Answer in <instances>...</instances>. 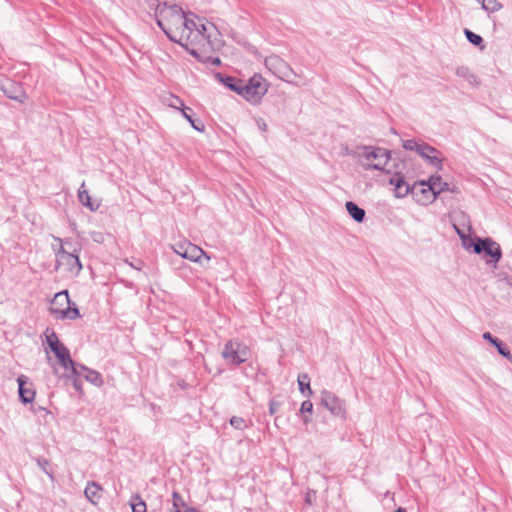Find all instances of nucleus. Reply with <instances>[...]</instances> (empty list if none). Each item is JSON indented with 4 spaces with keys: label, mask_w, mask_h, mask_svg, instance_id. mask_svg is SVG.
I'll return each mask as SVG.
<instances>
[{
    "label": "nucleus",
    "mask_w": 512,
    "mask_h": 512,
    "mask_svg": "<svg viewBox=\"0 0 512 512\" xmlns=\"http://www.w3.org/2000/svg\"><path fill=\"white\" fill-rule=\"evenodd\" d=\"M267 91L265 79L260 74H254L248 81H242L239 95L252 104H258Z\"/></svg>",
    "instance_id": "f257e3e1"
},
{
    "label": "nucleus",
    "mask_w": 512,
    "mask_h": 512,
    "mask_svg": "<svg viewBox=\"0 0 512 512\" xmlns=\"http://www.w3.org/2000/svg\"><path fill=\"white\" fill-rule=\"evenodd\" d=\"M473 252L477 255L484 254L485 257H490L486 260L487 264L493 263L495 266L502 258V249L498 243L492 238H481L475 236L474 244H472Z\"/></svg>",
    "instance_id": "f03ea898"
},
{
    "label": "nucleus",
    "mask_w": 512,
    "mask_h": 512,
    "mask_svg": "<svg viewBox=\"0 0 512 512\" xmlns=\"http://www.w3.org/2000/svg\"><path fill=\"white\" fill-rule=\"evenodd\" d=\"M183 9L177 4L169 5L167 1L158 3L154 8V14L160 15L166 19L168 26L180 30V23L184 15Z\"/></svg>",
    "instance_id": "7ed1b4c3"
},
{
    "label": "nucleus",
    "mask_w": 512,
    "mask_h": 512,
    "mask_svg": "<svg viewBox=\"0 0 512 512\" xmlns=\"http://www.w3.org/2000/svg\"><path fill=\"white\" fill-rule=\"evenodd\" d=\"M175 254L183 259H188L192 262L202 264V259L210 261V256L199 246L189 242L182 241L172 246Z\"/></svg>",
    "instance_id": "20e7f679"
},
{
    "label": "nucleus",
    "mask_w": 512,
    "mask_h": 512,
    "mask_svg": "<svg viewBox=\"0 0 512 512\" xmlns=\"http://www.w3.org/2000/svg\"><path fill=\"white\" fill-rule=\"evenodd\" d=\"M248 352L249 349L246 345L238 341L229 340L224 345L221 356L227 363L239 366L247 360Z\"/></svg>",
    "instance_id": "39448f33"
},
{
    "label": "nucleus",
    "mask_w": 512,
    "mask_h": 512,
    "mask_svg": "<svg viewBox=\"0 0 512 512\" xmlns=\"http://www.w3.org/2000/svg\"><path fill=\"white\" fill-rule=\"evenodd\" d=\"M321 405L330 411L333 416L346 420L347 411L345 400L339 398L335 393L326 389L322 390Z\"/></svg>",
    "instance_id": "423d86ee"
},
{
    "label": "nucleus",
    "mask_w": 512,
    "mask_h": 512,
    "mask_svg": "<svg viewBox=\"0 0 512 512\" xmlns=\"http://www.w3.org/2000/svg\"><path fill=\"white\" fill-rule=\"evenodd\" d=\"M0 90L7 98L19 103H24L28 99L22 83L5 76H0Z\"/></svg>",
    "instance_id": "0eeeda50"
},
{
    "label": "nucleus",
    "mask_w": 512,
    "mask_h": 512,
    "mask_svg": "<svg viewBox=\"0 0 512 512\" xmlns=\"http://www.w3.org/2000/svg\"><path fill=\"white\" fill-rule=\"evenodd\" d=\"M80 251V247H73L72 251L69 254L56 261L55 270H59L61 267H63L67 273L74 276H78L81 270L83 269L82 263L79 258Z\"/></svg>",
    "instance_id": "6e6552de"
},
{
    "label": "nucleus",
    "mask_w": 512,
    "mask_h": 512,
    "mask_svg": "<svg viewBox=\"0 0 512 512\" xmlns=\"http://www.w3.org/2000/svg\"><path fill=\"white\" fill-rule=\"evenodd\" d=\"M425 181H416L411 186V192L413 199L420 205H428L437 199L436 191H433L432 187H426Z\"/></svg>",
    "instance_id": "1a4fd4ad"
},
{
    "label": "nucleus",
    "mask_w": 512,
    "mask_h": 512,
    "mask_svg": "<svg viewBox=\"0 0 512 512\" xmlns=\"http://www.w3.org/2000/svg\"><path fill=\"white\" fill-rule=\"evenodd\" d=\"M364 149L366 151L364 154L366 159L379 160L378 163L369 165V168L374 169V170L384 171V168H383L380 160L384 159L383 164H386L388 162V160L391 158V151L388 149H385V148L371 147V146H365Z\"/></svg>",
    "instance_id": "9d476101"
},
{
    "label": "nucleus",
    "mask_w": 512,
    "mask_h": 512,
    "mask_svg": "<svg viewBox=\"0 0 512 512\" xmlns=\"http://www.w3.org/2000/svg\"><path fill=\"white\" fill-rule=\"evenodd\" d=\"M18 395L22 404H32L36 395L33 383L29 382L26 375H19L17 377Z\"/></svg>",
    "instance_id": "9b49d317"
},
{
    "label": "nucleus",
    "mask_w": 512,
    "mask_h": 512,
    "mask_svg": "<svg viewBox=\"0 0 512 512\" xmlns=\"http://www.w3.org/2000/svg\"><path fill=\"white\" fill-rule=\"evenodd\" d=\"M402 147L405 150L415 151L423 160L424 158L432 153H439V150L430 144L416 139H408L404 140L402 143Z\"/></svg>",
    "instance_id": "f8f14e48"
},
{
    "label": "nucleus",
    "mask_w": 512,
    "mask_h": 512,
    "mask_svg": "<svg viewBox=\"0 0 512 512\" xmlns=\"http://www.w3.org/2000/svg\"><path fill=\"white\" fill-rule=\"evenodd\" d=\"M389 184L394 186V195L396 198L406 197L411 192V186L400 171H395L389 179Z\"/></svg>",
    "instance_id": "ddd939ff"
},
{
    "label": "nucleus",
    "mask_w": 512,
    "mask_h": 512,
    "mask_svg": "<svg viewBox=\"0 0 512 512\" xmlns=\"http://www.w3.org/2000/svg\"><path fill=\"white\" fill-rule=\"evenodd\" d=\"M51 314H53L57 319L64 320H75L81 317L80 311L75 302L71 301V304L67 306V308H50Z\"/></svg>",
    "instance_id": "4468645a"
},
{
    "label": "nucleus",
    "mask_w": 512,
    "mask_h": 512,
    "mask_svg": "<svg viewBox=\"0 0 512 512\" xmlns=\"http://www.w3.org/2000/svg\"><path fill=\"white\" fill-rule=\"evenodd\" d=\"M50 350L53 352L59 364L65 370L69 369V365H73L70 351L62 342H60L58 345L55 344L54 347H52Z\"/></svg>",
    "instance_id": "2eb2a0df"
},
{
    "label": "nucleus",
    "mask_w": 512,
    "mask_h": 512,
    "mask_svg": "<svg viewBox=\"0 0 512 512\" xmlns=\"http://www.w3.org/2000/svg\"><path fill=\"white\" fill-rule=\"evenodd\" d=\"M483 339L492 344L497 349L498 353L504 358L512 360V354L508 346L501 339L494 337L490 332H485L483 334Z\"/></svg>",
    "instance_id": "dca6fc26"
},
{
    "label": "nucleus",
    "mask_w": 512,
    "mask_h": 512,
    "mask_svg": "<svg viewBox=\"0 0 512 512\" xmlns=\"http://www.w3.org/2000/svg\"><path fill=\"white\" fill-rule=\"evenodd\" d=\"M215 78L221 82L222 84L225 85V87H227L229 90L237 93L239 95V93H241V84H242V79H239L237 77H234V76H229V75H224L220 72H217L215 74Z\"/></svg>",
    "instance_id": "f3484780"
},
{
    "label": "nucleus",
    "mask_w": 512,
    "mask_h": 512,
    "mask_svg": "<svg viewBox=\"0 0 512 512\" xmlns=\"http://www.w3.org/2000/svg\"><path fill=\"white\" fill-rule=\"evenodd\" d=\"M181 113L196 131L203 132L205 130V125L202 120L194 118V111L192 108L183 106V108H181Z\"/></svg>",
    "instance_id": "a211bd4d"
},
{
    "label": "nucleus",
    "mask_w": 512,
    "mask_h": 512,
    "mask_svg": "<svg viewBox=\"0 0 512 512\" xmlns=\"http://www.w3.org/2000/svg\"><path fill=\"white\" fill-rule=\"evenodd\" d=\"M346 210L350 217L357 223H362L365 219L366 212L363 208L359 207L353 201H347L345 204Z\"/></svg>",
    "instance_id": "6ab92c4d"
},
{
    "label": "nucleus",
    "mask_w": 512,
    "mask_h": 512,
    "mask_svg": "<svg viewBox=\"0 0 512 512\" xmlns=\"http://www.w3.org/2000/svg\"><path fill=\"white\" fill-rule=\"evenodd\" d=\"M102 488L98 482H90L84 490L86 498L93 504H97L101 498Z\"/></svg>",
    "instance_id": "aec40b11"
},
{
    "label": "nucleus",
    "mask_w": 512,
    "mask_h": 512,
    "mask_svg": "<svg viewBox=\"0 0 512 512\" xmlns=\"http://www.w3.org/2000/svg\"><path fill=\"white\" fill-rule=\"evenodd\" d=\"M189 54L192 55L197 61L207 64V65H213V66H220L221 65V59L219 57H212L207 56L203 53H200L196 49H187Z\"/></svg>",
    "instance_id": "412c9836"
},
{
    "label": "nucleus",
    "mask_w": 512,
    "mask_h": 512,
    "mask_svg": "<svg viewBox=\"0 0 512 512\" xmlns=\"http://www.w3.org/2000/svg\"><path fill=\"white\" fill-rule=\"evenodd\" d=\"M78 199L80 203L89 208L90 211H96L99 207V204L94 205L92 202L91 196L88 192V190L85 189V183L83 182L78 190Z\"/></svg>",
    "instance_id": "4be33fe9"
},
{
    "label": "nucleus",
    "mask_w": 512,
    "mask_h": 512,
    "mask_svg": "<svg viewBox=\"0 0 512 512\" xmlns=\"http://www.w3.org/2000/svg\"><path fill=\"white\" fill-rule=\"evenodd\" d=\"M298 382V389L300 393L304 396L309 398L313 394V390L310 386V377L307 373H301L298 375L297 378Z\"/></svg>",
    "instance_id": "5701e85b"
},
{
    "label": "nucleus",
    "mask_w": 512,
    "mask_h": 512,
    "mask_svg": "<svg viewBox=\"0 0 512 512\" xmlns=\"http://www.w3.org/2000/svg\"><path fill=\"white\" fill-rule=\"evenodd\" d=\"M456 75L468 81L471 85L478 86L480 84L477 76L473 74L467 66H459L456 68Z\"/></svg>",
    "instance_id": "b1692460"
},
{
    "label": "nucleus",
    "mask_w": 512,
    "mask_h": 512,
    "mask_svg": "<svg viewBox=\"0 0 512 512\" xmlns=\"http://www.w3.org/2000/svg\"><path fill=\"white\" fill-rule=\"evenodd\" d=\"M464 34L468 42L472 45L478 47L480 50H484L486 48L484 39L479 34L474 33L468 28L464 29Z\"/></svg>",
    "instance_id": "393cba45"
},
{
    "label": "nucleus",
    "mask_w": 512,
    "mask_h": 512,
    "mask_svg": "<svg viewBox=\"0 0 512 512\" xmlns=\"http://www.w3.org/2000/svg\"><path fill=\"white\" fill-rule=\"evenodd\" d=\"M53 239L60 244V246L57 249L53 246V251L56 256V261H58L60 258H63L64 256H66L67 254H69L71 252V251L66 250L64 245L72 246V242L70 241V239H62V238L56 237V236H54Z\"/></svg>",
    "instance_id": "a878e982"
},
{
    "label": "nucleus",
    "mask_w": 512,
    "mask_h": 512,
    "mask_svg": "<svg viewBox=\"0 0 512 512\" xmlns=\"http://www.w3.org/2000/svg\"><path fill=\"white\" fill-rule=\"evenodd\" d=\"M65 304H67V305L71 304L68 290H63L61 292L56 293L52 300L50 308H55V307L63 308V306Z\"/></svg>",
    "instance_id": "bb28decb"
},
{
    "label": "nucleus",
    "mask_w": 512,
    "mask_h": 512,
    "mask_svg": "<svg viewBox=\"0 0 512 512\" xmlns=\"http://www.w3.org/2000/svg\"><path fill=\"white\" fill-rule=\"evenodd\" d=\"M82 378L96 387H101L104 383L102 375L98 371L90 368L83 374Z\"/></svg>",
    "instance_id": "cd10ccee"
},
{
    "label": "nucleus",
    "mask_w": 512,
    "mask_h": 512,
    "mask_svg": "<svg viewBox=\"0 0 512 512\" xmlns=\"http://www.w3.org/2000/svg\"><path fill=\"white\" fill-rule=\"evenodd\" d=\"M424 161H426L430 166L434 167L437 171H441L443 169L444 157L442 156L441 151H439V153H432L427 155L424 158Z\"/></svg>",
    "instance_id": "c85d7f7f"
},
{
    "label": "nucleus",
    "mask_w": 512,
    "mask_h": 512,
    "mask_svg": "<svg viewBox=\"0 0 512 512\" xmlns=\"http://www.w3.org/2000/svg\"><path fill=\"white\" fill-rule=\"evenodd\" d=\"M424 161H426L430 166L434 167L437 171H441L443 169L444 157L442 156L441 151H439V153H432L427 155L424 158Z\"/></svg>",
    "instance_id": "c756f323"
},
{
    "label": "nucleus",
    "mask_w": 512,
    "mask_h": 512,
    "mask_svg": "<svg viewBox=\"0 0 512 512\" xmlns=\"http://www.w3.org/2000/svg\"><path fill=\"white\" fill-rule=\"evenodd\" d=\"M44 336L45 342L50 349L54 347L55 344L58 345L61 342L56 332L52 328L47 327L46 330L44 331Z\"/></svg>",
    "instance_id": "7c9ffc66"
},
{
    "label": "nucleus",
    "mask_w": 512,
    "mask_h": 512,
    "mask_svg": "<svg viewBox=\"0 0 512 512\" xmlns=\"http://www.w3.org/2000/svg\"><path fill=\"white\" fill-rule=\"evenodd\" d=\"M280 64L283 67V70L281 71V76L279 77L287 83H294L293 77H296L297 75L285 62L281 61Z\"/></svg>",
    "instance_id": "2f4dec72"
},
{
    "label": "nucleus",
    "mask_w": 512,
    "mask_h": 512,
    "mask_svg": "<svg viewBox=\"0 0 512 512\" xmlns=\"http://www.w3.org/2000/svg\"><path fill=\"white\" fill-rule=\"evenodd\" d=\"M130 506L132 508V512H146L147 510L145 502L138 495L131 497Z\"/></svg>",
    "instance_id": "473e14b6"
},
{
    "label": "nucleus",
    "mask_w": 512,
    "mask_h": 512,
    "mask_svg": "<svg viewBox=\"0 0 512 512\" xmlns=\"http://www.w3.org/2000/svg\"><path fill=\"white\" fill-rule=\"evenodd\" d=\"M180 30L182 32H184L185 30H189V31L197 30L200 33H202V31L198 28L196 22L192 19L187 18L185 13H184L183 19L180 23Z\"/></svg>",
    "instance_id": "72a5a7b5"
},
{
    "label": "nucleus",
    "mask_w": 512,
    "mask_h": 512,
    "mask_svg": "<svg viewBox=\"0 0 512 512\" xmlns=\"http://www.w3.org/2000/svg\"><path fill=\"white\" fill-rule=\"evenodd\" d=\"M456 233L458 234L459 238L461 239L462 246L465 249L472 248V244H474L475 237H471L469 235H466L465 232L458 227L455 226Z\"/></svg>",
    "instance_id": "f704fd0d"
},
{
    "label": "nucleus",
    "mask_w": 512,
    "mask_h": 512,
    "mask_svg": "<svg viewBox=\"0 0 512 512\" xmlns=\"http://www.w3.org/2000/svg\"><path fill=\"white\" fill-rule=\"evenodd\" d=\"M300 412L302 414H312L313 412V403L310 401V400H305L301 403V407H300ZM311 421V418L307 415H304L303 416V422L305 424L309 423Z\"/></svg>",
    "instance_id": "c9c22d12"
},
{
    "label": "nucleus",
    "mask_w": 512,
    "mask_h": 512,
    "mask_svg": "<svg viewBox=\"0 0 512 512\" xmlns=\"http://www.w3.org/2000/svg\"><path fill=\"white\" fill-rule=\"evenodd\" d=\"M481 5L488 12H496L502 7V4L497 0H481Z\"/></svg>",
    "instance_id": "e433bc0d"
},
{
    "label": "nucleus",
    "mask_w": 512,
    "mask_h": 512,
    "mask_svg": "<svg viewBox=\"0 0 512 512\" xmlns=\"http://www.w3.org/2000/svg\"><path fill=\"white\" fill-rule=\"evenodd\" d=\"M68 370H71V373L73 376H79V377H83V374L89 370V368L83 364H80V363H76L74 360H73V365H69V369Z\"/></svg>",
    "instance_id": "4c0bfd02"
},
{
    "label": "nucleus",
    "mask_w": 512,
    "mask_h": 512,
    "mask_svg": "<svg viewBox=\"0 0 512 512\" xmlns=\"http://www.w3.org/2000/svg\"><path fill=\"white\" fill-rule=\"evenodd\" d=\"M230 425L237 430H245L248 427V424L245 419L238 416H233L230 418Z\"/></svg>",
    "instance_id": "58836bf2"
},
{
    "label": "nucleus",
    "mask_w": 512,
    "mask_h": 512,
    "mask_svg": "<svg viewBox=\"0 0 512 512\" xmlns=\"http://www.w3.org/2000/svg\"><path fill=\"white\" fill-rule=\"evenodd\" d=\"M176 32H178L176 29H175V30H173V27L168 26V27L166 28V30L164 31V34L168 37V39H169L171 42H174V43H177V44L183 45V44H182V38H183V36L181 35L180 37H177Z\"/></svg>",
    "instance_id": "ea45409f"
},
{
    "label": "nucleus",
    "mask_w": 512,
    "mask_h": 512,
    "mask_svg": "<svg viewBox=\"0 0 512 512\" xmlns=\"http://www.w3.org/2000/svg\"><path fill=\"white\" fill-rule=\"evenodd\" d=\"M426 183H425V186L426 187H432L433 188V191H438L439 188H437L440 183H441V176L436 174V175H431L427 180H424Z\"/></svg>",
    "instance_id": "a19ab883"
},
{
    "label": "nucleus",
    "mask_w": 512,
    "mask_h": 512,
    "mask_svg": "<svg viewBox=\"0 0 512 512\" xmlns=\"http://www.w3.org/2000/svg\"><path fill=\"white\" fill-rule=\"evenodd\" d=\"M442 192H451V193H455L457 192V187L455 185H451L450 183L448 182H443L441 180V183L439 185V189L438 191H436V195L437 197L442 193Z\"/></svg>",
    "instance_id": "79ce46f5"
},
{
    "label": "nucleus",
    "mask_w": 512,
    "mask_h": 512,
    "mask_svg": "<svg viewBox=\"0 0 512 512\" xmlns=\"http://www.w3.org/2000/svg\"><path fill=\"white\" fill-rule=\"evenodd\" d=\"M73 386L76 389L77 392L83 393V382L81 377L79 376H73Z\"/></svg>",
    "instance_id": "37998d69"
},
{
    "label": "nucleus",
    "mask_w": 512,
    "mask_h": 512,
    "mask_svg": "<svg viewBox=\"0 0 512 512\" xmlns=\"http://www.w3.org/2000/svg\"><path fill=\"white\" fill-rule=\"evenodd\" d=\"M281 402L276 400H271L269 402V414L274 415L280 408Z\"/></svg>",
    "instance_id": "c03bdc74"
},
{
    "label": "nucleus",
    "mask_w": 512,
    "mask_h": 512,
    "mask_svg": "<svg viewBox=\"0 0 512 512\" xmlns=\"http://www.w3.org/2000/svg\"><path fill=\"white\" fill-rule=\"evenodd\" d=\"M155 18H156L157 26L164 32L166 30V28L168 27L166 19L162 18L160 15H157V14H155Z\"/></svg>",
    "instance_id": "a18cd8bd"
},
{
    "label": "nucleus",
    "mask_w": 512,
    "mask_h": 512,
    "mask_svg": "<svg viewBox=\"0 0 512 512\" xmlns=\"http://www.w3.org/2000/svg\"><path fill=\"white\" fill-rule=\"evenodd\" d=\"M31 410L33 411L34 414H44V415H47L50 413V411L48 409H46L45 407L43 406H32L31 407Z\"/></svg>",
    "instance_id": "49530a36"
},
{
    "label": "nucleus",
    "mask_w": 512,
    "mask_h": 512,
    "mask_svg": "<svg viewBox=\"0 0 512 512\" xmlns=\"http://www.w3.org/2000/svg\"><path fill=\"white\" fill-rule=\"evenodd\" d=\"M256 121V124L258 126V128L262 131V132H266L267 131V123L264 121L263 118H257L255 119Z\"/></svg>",
    "instance_id": "de8ad7c7"
},
{
    "label": "nucleus",
    "mask_w": 512,
    "mask_h": 512,
    "mask_svg": "<svg viewBox=\"0 0 512 512\" xmlns=\"http://www.w3.org/2000/svg\"><path fill=\"white\" fill-rule=\"evenodd\" d=\"M38 464L42 467L43 471L47 474V476H49L50 478H53L52 476V473L49 472L47 469H46V466L49 465L48 461L43 459V460H38Z\"/></svg>",
    "instance_id": "09e8293b"
},
{
    "label": "nucleus",
    "mask_w": 512,
    "mask_h": 512,
    "mask_svg": "<svg viewBox=\"0 0 512 512\" xmlns=\"http://www.w3.org/2000/svg\"><path fill=\"white\" fill-rule=\"evenodd\" d=\"M314 499H315V492H314V491L309 490V491L306 493V496H305V502H306L308 505H312V503H313Z\"/></svg>",
    "instance_id": "8fccbe9b"
},
{
    "label": "nucleus",
    "mask_w": 512,
    "mask_h": 512,
    "mask_svg": "<svg viewBox=\"0 0 512 512\" xmlns=\"http://www.w3.org/2000/svg\"><path fill=\"white\" fill-rule=\"evenodd\" d=\"M173 499H174V507L177 508L178 506V501L181 500V497L176 493V492H173Z\"/></svg>",
    "instance_id": "3c124183"
},
{
    "label": "nucleus",
    "mask_w": 512,
    "mask_h": 512,
    "mask_svg": "<svg viewBox=\"0 0 512 512\" xmlns=\"http://www.w3.org/2000/svg\"><path fill=\"white\" fill-rule=\"evenodd\" d=\"M178 104L181 105L182 108H183V106H185L183 101L179 97H175V102L172 104V106L176 107V105H178Z\"/></svg>",
    "instance_id": "603ef678"
},
{
    "label": "nucleus",
    "mask_w": 512,
    "mask_h": 512,
    "mask_svg": "<svg viewBox=\"0 0 512 512\" xmlns=\"http://www.w3.org/2000/svg\"><path fill=\"white\" fill-rule=\"evenodd\" d=\"M395 512H406V510L404 508H398L397 510H395Z\"/></svg>",
    "instance_id": "864d4df0"
},
{
    "label": "nucleus",
    "mask_w": 512,
    "mask_h": 512,
    "mask_svg": "<svg viewBox=\"0 0 512 512\" xmlns=\"http://www.w3.org/2000/svg\"><path fill=\"white\" fill-rule=\"evenodd\" d=\"M185 512H197V511L194 509H186Z\"/></svg>",
    "instance_id": "5fc2aeb1"
},
{
    "label": "nucleus",
    "mask_w": 512,
    "mask_h": 512,
    "mask_svg": "<svg viewBox=\"0 0 512 512\" xmlns=\"http://www.w3.org/2000/svg\"><path fill=\"white\" fill-rule=\"evenodd\" d=\"M175 512H180V510H179V509H176V510H175Z\"/></svg>",
    "instance_id": "6e6d98bb"
},
{
    "label": "nucleus",
    "mask_w": 512,
    "mask_h": 512,
    "mask_svg": "<svg viewBox=\"0 0 512 512\" xmlns=\"http://www.w3.org/2000/svg\"><path fill=\"white\" fill-rule=\"evenodd\" d=\"M479 2H481V0H478Z\"/></svg>",
    "instance_id": "4d7b16f0"
}]
</instances>
